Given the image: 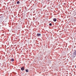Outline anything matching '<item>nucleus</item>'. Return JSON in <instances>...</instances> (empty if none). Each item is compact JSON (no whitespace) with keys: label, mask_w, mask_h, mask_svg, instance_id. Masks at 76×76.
<instances>
[{"label":"nucleus","mask_w":76,"mask_h":76,"mask_svg":"<svg viewBox=\"0 0 76 76\" xmlns=\"http://www.w3.org/2000/svg\"><path fill=\"white\" fill-rule=\"evenodd\" d=\"M56 21H57V19H56V18L53 19V21H54V22H56Z\"/></svg>","instance_id":"nucleus-2"},{"label":"nucleus","mask_w":76,"mask_h":76,"mask_svg":"<svg viewBox=\"0 0 76 76\" xmlns=\"http://www.w3.org/2000/svg\"><path fill=\"white\" fill-rule=\"evenodd\" d=\"M26 72H29V70H28V69H27L26 70Z\"/></svg>","instance_id":"nucleus-5"},{"label":"nucleus","mask_w":76,"mask_h":76,"mask_svg":"<svg viewBox=\"0 0 76 76\" xmlns=\"http://www.w3.org/2000/svg\"><path fill=\"white\" fill-rule=\"evenodd\" d=\"M75 67L76 68V65H75Z\"/></svg>","instance_id":"nucleus-8"},{"label":"nucleus","mask_w":76,"mask_h":76,"mask_svg":"<svg viewBox=\"0 0 76 76\" xmlns=\"http://www.w3.org/2000/svg\"><path fill=\"white\" fill-rule=\"evenodd\" d=\"M14 60H14V59H13V58H12L10 59V61H13Z\"/></svg>","instance_id":"nucleus-1"},{"label":"nucleus","mask_w":76,"mask_h":76,"mask_svg":"<svg viewBox=\"0 0 76 76\" xmlns=\"http://www.w3.org/2000/svg\"><path fill=\"white\" fill-rule=\"evenodd\" d=\"M19 3H20V2L19 1H18L17 2V4H19Z\"/></svg>","instance_id":"nucleus-6"},{"label":"nucleus","mask_w":76,"mask_h":76,"mask_svg":"<svg viewBox=\"0 0 76 76\" xmlns=\"http://www.w3.org/2000/svg\"><path fill=\"white\" fill-rule=\"evenodd\" d=\"M41 36V34H37L38 37H39V36Z\"/></svg>","instance_id":"nucleus-4"},{"label":"nucleus","mask_w":76,"mask_h":76,"mask_svg":"<svg viewBox=\"0 0 76 76\" xmlns=\"http://www.w3.org/2000/svg\"><path fill=\"white\" fill-rule=\"evenodd\" d=\"M49 25L50 26H51V25H52V24L51 23H50Z\"/></svg>","instance_id":"nucleus-7"},{"label":"nucleus","mask_w":76,"mask_h":76,"mask_svg":"<svg viewBox=\"0 0 76 76\" xmlns=\"http://www.w3.org/2000/svg\"><path fill=\"white\" fill-rule=\"evenodd\" d=\"M21 70H24V68L23 67H22L21 68Z\"/></svg>","instance_id":"nucleus-3"}]
</instances>
